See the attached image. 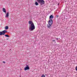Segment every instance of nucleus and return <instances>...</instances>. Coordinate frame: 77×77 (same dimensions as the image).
I'll return each mask as SVG.
<instances>
[{
  "instance_id": "nucleus-1",
  "label": "nucleus",
  "mask_w": 77,
  "mask_h": 77,
  "mask_svg": "<svg viewBox=\"0 0 77 77\" xmlns=\"http://www.w3.org/2000/svg\"><path fill=\"white\" fill-rule=\"evenodd\" d=\"M29 26L30 27L29 28V30L30 31H33L35 29V26L34 23L32 21H29Z\"/></svg>"
},
{
  "instance_id": "nucleus-2",
  "label": "nucleus",
  "mask_w": 77,
  "mask_h": 77,
  "mask_svg": "<svg viewBox=\"0 0 77 77\" xmlns=\"http://www.w3.org/2000/svg\"><path fill=\"white\" fill-rule=\"evenodd\" d=\"M48 24L47 25L48 28H49V29H51V25L53 24V20L50 19L48 22Z\"/></svg>"
},
{
  "instance_id": "nucleus-3",
  "label": "nucleus",
  "mask_w": 77,
  "mask_h": 77,
  "mask_svg": "<svg viewBox=\"0 0 77 77\" xmlns=\"http://www.w3.org/2000/svg\"><path fill=\"white\" fill-rule=\"evenodd\" d=\"M8 32V31L6 30H4L0 32V35H5V33Z\"/></svg>"
},
{
  "instance_id": "nucleus-4",
  "label": "nucleus",
  "mask_w": 77,
  "mask_h": 77,
  "mask_svg": "<svg viewBox=\"0 0 77 77\" xmlns=\"http://www.w3.org/2000/svg\"><path fill=\"white\" fill-rule=\"evenodd\" d=\"M39 3L41 5H43L45 4V1L44 0H39Z\"/></svg>"
},
{
  "instance_id": "nucleus-5",
  "label": "nucleus",
  "mask_w": 77,
  "mask_h": 77,
  "mask_svg": "<svg viewBox=\"0 0 77 77\" xmlns=\"http://www.w3.org/2000/svg\"><path fill=\"white\" fill-rule=\"evenodd\" d=\"M30 68H29V66L27 64L26 65V67L24 68L25 71L26 70H29Z\"/></svg>"
},
{
  "instance_id": "nucleus-6",
  "label": "nucleus",
  "mask_w": 77,
  "mask_h": 77,
  "mask_svg": "<svg viewBox=\"0 0 77 77\" xmlns=\"http://www.w3.org/2000/svg\"><path fill=\"white\" fill-rule=\"evenodd\" d=\"M38 2V3H39V0H36V1H35V4L36 6H37V5H39L38 2Z\"/></svg>"
},
{
  "instance_id": "nucleus-7",
  "label": "nucleus",
  "mask_w": 77,
  "mask_h": 77,
  "mask_svg": "<svg viewBox=\"0 0 77 77\" xmlns=\"http://www.w3.org/2000/svg\"><path fill=\"white\" fill-rule=\"evenodd\" d=\"M2 11L4 12L5 13V14H6V9H5V8H2Z\"/></svg>"
},
{
  "instance_id": "nucleus-8",
  "label": "nucleus",
  "mask_w": 77,
  "mask_h": 77,
  "mask_svg": "<svg viewBox=\"0 0 77 77\" xmlns=\"http://www.w3.org/2000/svg\"><path fill=\"white\" fill-rule=\"evenodd\" d=\"M53 18H54V16H53V15H51L49 16V19H53Z\"/></svg>"
},
{
  "instance_id": "nucleus-9",
  "label": "nucleus",
  "mask_w": 77,
  "mask_h": 77,
  "mask_svg": "<svg viewBox=\"0 0 77 77\" xmlns=\"http://www.w3.org/2000/svg\"><path fill=\"white\" fill-rule=\"evenodd\" d=\"M8 17H9V12H7V14H6V16H5V17L8 18Z\"/></svg>"
},
{
  "instance_id": "nucleus-10",
  "label": "nucleus",
  "mask_w": 77,
  "mask_h": 77,
  "mask_svg": "<svg viewBox=\"0 0 77 77\" xmlns=\"http://www.w3.org/2000/svg\"><path fill=\"white\" fill-rule=\"evenodd\" d=\"M9 29V27L8 26H6L5 27V30H8Z\"/></svg>"
},
{
  "instance_id": "nucleus-11",
  "label": "nucleus",
  "mask_w": 77,
  "mask_h": 77,
  "mask_svg": "<svg viewBox=\"0 0 77 77\" xmlns=\"http://www.w3.org/2000/svg\"><path fill=\"white\" fill-rule=\"evenodd\" d=\"M5 36L6 37H8V38H9V37H10V36H9V35H8V34H6V35H5Z\"/></svg>"
},
{
  "instance_id": "nucleus-12",
  "label": "nucleus",
  "mask_w": 77,
  "mask_h": 77,
  "mask_svg": "<svg viewBox=\"0 0 77 77\" xmlns=\"http://www.w3.org/2000/svg\"><path fill=\"white\" fill-rule=\"evenodd\" d=\"M45 77V76L44 75H42V77Z\"/></svg>"
},
{
  "instance_id": "nucleus-13",
  "label": "nucleus",
  "mask_w": 77,
  "mask_h": 77,
  "mask_svg": "<svg viewBox=\"0 0 77 77\" xmlns=\"http://www.w3.org/2000/svg\"><path fill=\"white\" fill-rule=\"evenodd\" d=\"M75 69V70L76 71H77V66H76Z\"/></svg>"
},
{
  "instance_id": "nucleus-14",
  "label": "nucleus",
  "mask_w": 77,
  "mask_h": 77,
  "mask_svg": "<svg viewBox=\"0 0 77 77\" xmlns=\"http://www.w3.org/2000/svg\"><path fill=\"white\" fill-rule=\"evenodd\" d=\"M52 41H53V42H55V41H56L55 40H52Z\"/></svg>"
},
{
  "instance_id": "nucleus-15",
  "label": "nucleus",
  "mask_w": 77,
  "mask_h": 77,
  "mask_svg": "<svg viewBox=\"0 0 77 77\" xmlns=\"http://www.w3.org/2000/svg\"><path fill=\"white\" fill-rule=\"evenodd\" d=\"M56 17H57V18H58V17H59V16H58V15H57L56 16Z\"/></svg>"
},
{
  "instance_id": "nucleus-16",
  "label": "nucleus",
  "mask_w": 77,
  "mask_h": 77,
  "mask_svg": "<svg viewBox=\"0 0 77 77\" xmlns=\"http://www.w3.org/2000/svg\"><path fill=\"white\" fill-rule=\"evenodd\" d=\"M3 63H5V61H3Z\"/></svg>"
},
{
  "instance_id": "nucleus-17",
  "label": "nucleus",
  "mask_w": 77,
  "mask_h": 77,
  "mask_svg": "<svg viewBox=\"0 0 77 77\" xmlns=\"http://www.w3.org/2000/svg\"><path fill=\"white\" fill-rule=\"evenodd\" d=\"M56 39L57 41V40H58V38H57Z\"/></svg>"
}]
</instances>
